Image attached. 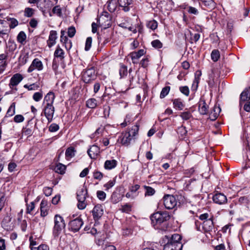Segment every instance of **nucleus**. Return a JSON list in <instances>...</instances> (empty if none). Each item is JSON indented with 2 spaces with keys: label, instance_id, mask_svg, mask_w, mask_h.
<instances>
[{
  "label": "nucleus",
  "instance_id": "29",
  "mask_svg": "<svg viewBox=\"0 0 250 250\" xmlns=\"http://www.w3.org/2000/svg\"><path fill=\"white\" fill-rule=\"evenodd\" d=\"M173 104L174 105V107L178 109L179 110H182L184 107V105L183 104L182 100L180 99H175L173 101Z\"/></svg>",
  "mask_w": 250,
  "mask_h": 250
},
{
  "label": "nucleus",
  "instance_id": "13",
  "mask_svg": "<svg viewBox=\"0 0 250 250\" xmlns=\"http://www.w3.org/2000/svg\"><path fill=\"white\" fill-rule=\"evenodd\" d=\"M118 3L125 12H128L133 7L132 0H118Z\"/></svg>",
  "mask_w": 250,
  "mask_h": 250
},
{
  "label": "nucleus",
  "instance_id": "27",
  "mask_svg": "<svg viewBox=\"0 0 250 250\" xmlns=\"http://www.w3.org/2000/svg\"><path fill=\"white\" fill-rule=\"evenodd\" d=\"M118 0H109L106 3L107 8L109 12H114L117 7Z\"/></svg>",
  "mask_w": 250,
  "mask_h": 250
},
{
  "label": "nucleus",
  "instance_id": "23",
  "mask_svg": "<svg viewBox=\"0 0 250 250\" xmlns=\"http://www.w3.org/2000/svg\"><path fill=\"white\" fill-rule=\"evenodd\" d=\"M201 75V72L200 71H196L195 73V78L191 87V90L195 91L197 89Z\"/></svg>",
  "mask_w": 250,
  "mask_h": 250
},
{
  "label": "nucleus",
  "instance_id": "3",
  "mask_svg": "<svg viewBox=\"0 0 250 250\" xmlns=\"http://www.w3.org/2000/svg\"><path fill=\"white\" fill-rule=\"evenodd\" d=\"M150 219L152 224L155 226L168 220L170 215L167 211H159L153 214Z\"/></svg>",
  "mask_w": 250,
  "mask_h": 250
},
{
  "label": "nucleus",
  "instance_id": "37",
  "mask_svg": "<svg viewBox=\"0 0 250 250\" xmlns=\"http://www.w3.org/2000/svg\"><path fill=\"white\" fill-rule=\"evenodd\" d=\"M170 87L169 86H166L162 88L160 93V98L161 99L164 98L169 92Z\"/></svg>",
  "mask_w": 250,
  "mask_h": 250
},
{
  "label": "nucleus",
  "instance_id": "49",
  "mask_svg": "<svg viewBox=\"0 0 250 250\" xmlns=\"http://www.w3.org/2000/svg\"><path fill=\"white\" fill-rule=\"evenodd\" d=\"M52 12L54 14H56L59 17H61L62 13V9L59 5H57L55 6L52 9Z\"/></svg>",
  "mask_w": 250,
  "mask_h": 250
},
{
  "label": "nucleus",
  "instance_id": "15",
  "mask_svg": "<svg viewBox=\"0 0 250 250\" xmlns=\"http://www.w3.org/2000/svg\"><path fill=\"white\" fill-rule=\"evenodd\" d=\"M104 210L101 205H96L92 210V214L94 219L98 220L103 215Z\"/></svg>",
  "mask_w": 250,
  "mask_h": 250
},
{
  "label": "nucleus",
  "instance_id": "40",
  "mask_svg": "<svg viewBox=\"0 0 250 250\" xmlns=\"http://www.w3.org/2000/svg\"><path fill=\"white\" fill-rule=\"evenodd\" d=\"M146 26L148 28L151 29L152 30H154L157 28L158 23L155 20L150 21L147 23Z\"/></svg>",
  "mask_w": 250,
  "mask_h": 250
},
{
  "label": "nucleus",
  "instance_id": "45",
  "mask_svg": "<svg viewBox=\"0 0 250 250\" xmlns=\"http://www.w3.org/2000/svg\"><path fill=\"white\" fill-rule=\"evenodd\" d=\"M152 46L157 49L162 47L163 44L159 40H155L151 42Z\"/></svg>",
  "mask_w": 250,
  "mask_h": 250
},
{
  "label": "nucleus",
  "instance_id": "6",
  "mask_svg": "<svg viewBox=\"0 0 250 250\" xmlns=\"http://www.w3.org/2000/svg\"><path fill=\"white\" fill-rule=\"evenodd\" d=\"M54 224L53 233L54 235H57L62 229L64 228L65 223L62 216L56 215L54 217Z\"/></svg>",
  "mask_w": 250,
  "mask_h": 250
},
{
  "label": "nucleus",
  "instance_id": "31",
  "mask_svg": "<svg viewBox=\"0 0 250 250\" xmlns=\"http://www.w3.org/2000/svg\"><path fill=\"white\" fill-rule=\"evenodd\" d=\"M65 169V166L61 163L58 164L55 167V171L61 174L64 173Z\"/></svg>",
  "mask_w": 250,
  "mask_h": 250
},
{
  "label": "nucleus",
  "instance_id": "60",
  "mask_svg": "<svg viewBox=\"0 0 250 250\" xmlns=\"http://www.w3.org/2000/svg\"><path fill=\"white\" fill-rule=\"evenodd\" d=\"M59 129V126L56 124H52L49 127V130L51 132L58 131Z\"/></svg>",
  "mask_w": 250,
  "mask_h": 250
},
{
  "label": "nucleus",
  "instance_id": "35",
  "mask_svg": "<svg viewBox=\"0 0 250 250\" xmlns=\"http://www.w3.org/2000/svg\"><path fill=\"white\" fill-rule=\"evenodd\" d=\"M220 52L219 51V50H216V49H214V50H212V51L211 53V58L213 62H217L220 58Z\"/></svg>",
  "mask_w": 250,
  "mask_h": 250
},
{
  "label": "nucleus",
  "instance_id": "18",
  "mask_svg": "<svg viewBox=\"0 0 250 250\" xmlns=\"http://www.w3.org/2000/svg\"><path fill=\"white\" fill-rule=\"evenodd\" d=\"M146 51L144 49H140L137 52H133L130 53L132 63L134 64L137 63L138 60L141 57L143 56Z\"/></svg>",
  "mask_w": 250,
  "mask_h": 250
},
{
  "label": "nucleus",
  "instance_id": "22",
  "mask_svg": "<svg viewBox=\"0 0 250 250\" xmlns=\"http://www.w3.org/2000/svg\"><path fill=\"white\" fill-rule=\"evenodd\" d=\"M12 218L9 216H6L2 221V227L6 230H10L12 228V223H11Z\"/></svg>",
  "mask_w": 250,
  "mask_h": 250
},
{
  "label": "nucleus",
  "instance_id": "32",
  "mask_svg": "<svg viewBox=\"0 0 250 250\" xmlns=\"http://www.w3.org/2000/svg\"><path fill=\"white\" fill-rule=\"evenodd\" d=\"M15 106L16 104L15 103H13L10 107H9L6 114V117H11L13 115H14L15 113Z\"/></svg>",
  "mask_w": 250,
  "mask_h": 250
},
{
  "label": "nucleus",
  "instance_id": "47",
  "mask_svg": "<svg viewBox=\"0 0 250 250\" xmlns=\"http://www.w3.org/2000/svg\"><path fill=\"white\" fill-rule=\"evenodd\" d=\"M115 183H116L115 179H113L112 180L109 181L108 182L105 184L104 185V187L105 188V190H108L109 189H110V188L113 187L115 185Z\"/></svg>",
  "mask_w": 250,
  "mask_h": 250
},
{
  "label": "nucleus",
  "instance_id": "16",
  "mask_svg": "<svg viewBox=\"0 0 250 250\" xmlns=\"http://www.w3.org/2000/svg\"><path fill=\"white\" fill-rule=\"evenodd\" d=\"M55 98V94L52 91L49 92L44 97L42 105L43 106L53 105Z\"/></svg>",
  "mask_w": 250,
  "mask_h": 250
},
{
  "label": "nucleus",
  "instance_id": "55",
  "mask_svg": "<svg viewBox=\"0 0 250 250\" xmlns=\"http://www.w3.org/2000/svg\"><path fill=\"white\" fill-rule=\"evenodd\" d=\"M249 199L246 196L240 197L238 199V203L240 205H247Z\"/></svg>",
  "mask_w": 250,
  "mask_h": 250
},
{
  "label": "nucleus",
  "instance_id": "20",
  "mask_svg": "<svg viewBox=\"0 0 250 250\" xmlns=\"http://www.w3.org/2000/svg\"><path fill=\"white\" fill-rule=\"evenodd\" d=\"M57 38V31L55 30H51L50 32L48 40L47 42V45L49 48H51L56 44V41Z\"/></svg>",
  "mask_w": 250,
  "mask_h": 250
},
{
  "label": "nucleus",
  "instance_id": "12",
  "mask_svg": "<svg viewBox=\"0 0 250 250\" xmlns=\"http://www.w3.org/2000/svg\"><path fill=\"white\" fill-rule=\"evenodd\" d=\"M43 69V64L42 62L38 58L33 60L31 65L29 67L27 71L29 73L32 72L35 69L41 71Z\"/></svg>",
  "mask_w": 250,
  "mask_h": 250
},
{
  "label": "nucleus",
  "instance_id": "28",
  "mask_svg": "<svg viewBox=\"0 0 250 250\" xmlns=\"http://www.w3.org/2000/svg\"><path fill=\"white\" fill-rule=\"evenodd\" d=\"M64 52L63 50L59 45H58L54 53V57L56 58H59L61 60H62L64 58Z\"/></svg>",
  "mask_w": 250,
  "mask_h": 250
},
{
  "label": "nucleus",
  "instance_id": "21",
  "mask_svg": "<svg viewBox=\"0 0 250 250\" xmlns=\"http://www.w3.org/2000/svg\"><path fill=\"white\" fill-rule=\"evenodd\" d=\"M198 110L200 114H207L208 112V106L204 100L201 99L199 102Z\"/></svg>",
  "mask_w": 250,
  "mask_h": 250
},
{
  "label": "nucleus",
  "instance_id": "24",
  "mask_svg": "<svg viewBox=\"0 0 250 250\" xmlns=\"http://www.w3.org/2000/svg\"><path fill=\"white\" fill-rule=\"evenodd\" d=\"M203 228L206 231L211 230L213 228V216H210L208 220L203 222Z\"/></svg>",
  "mask_w": 250,
  "mask_h": 250
},
{
  "label": "nucleus",
  "instance_id": "42",
  "mask_svg": "<svg viewBox=\"0 0 250 250\" xmlns=\"http://www.w3.org/2000/svg\"><path fill=\"white\" fill-rule=\"evenodd\" d=\"M29 56L28 53L21 55L19 58L20 62L22 64H25L28 61Z\"/></svg>",
  "mask_w": 250,
  "mask_h": 250
},
{
  "label": "nucleus",
  "instance_id": "58",
  "mask_svg": "<svg viewBox=\"0 0 250 250\" xmlns=\"http://www.w3.org/2000/svg\"><path fill=\"white\" fill-rule=\"evenodd\" d=\"M65 32L64 30H61V37H60V42L63 43L65 42H67L68 40V38L65 35Z\"/></svg>",
  "mask_w": 250,
  "mask_h": 250
},
{
  "label": "nucleus",
  "instance_id": "54",
  "mask_svg": "<svg viewBox=\"0 0 250 250\" xmlns=\"http://www.w3.org/2000/svg\"><path fill=\"white\" fill-rule=\"evenodd\" d=\"M97 196L99 199L104 201L106 198V193L103 191L98 190L97 192Z\"/></svg>",
  "mask_w": 250,
  "mask_h": 250
},
{
  "label": "nucleus",
  "instance_id": "8",
  "mask_svg": "<svg viewBox=\"0 0 250 250\" xmlns=\"http://www.w3.org/2000/svg\"><path fill=\"white\" fill-rule=\"evenodd\" d=\"M96 78V74L93 67L86 69L83 73V79L85 83H89Z\"/></svg>",
  "mask_w": 250,
  "mask_h": 250
},
{
  "label": "nucleus",
  "instance_id": "19",
  "mask_svg": "<svg viewBox=\"0 0 250 250\" xmlns=\"http://www.w3.org/2000/svg\"><path fill=\"white\" fill-rule=\"evenodd\" d=\"M100 148L96 145H93L87 150V153L91 159H95L100 154Z\"/></svg>",
  "mask_w": 250,
  "mask_h": 250
},
{
  "label": "nucleus",
  "instance_id": "41",
  "mask_svg": "<svg viewBox=\"0 0 250 250\" xmlns=\"http://www.w3.org/2000/svg\"><path fill=\"white\" fill-rule=\"evenodd\" d=\"M111 201L114 204H116L121 200L120 195L117 192H113L111 197Z\"/></svg>",
  "mask_w": 250,
  "mask_h": 250
},
{
  "label": "nucleus",
  "instance_id": "26",
  "mask_svg": "<svg viewBox=\"0 0 250 250\" xmlns=\"http://www.w3.org/2000/svg\"><path fill=\"white\" fill-rule=\"evenodd\" d=\"M117 165V161L115 160H108L105 161L104 167L106 169L110 170L115 168Z\"/></svg>",
  "mask_w": 250,
  "mask_h": 250
},
{
  "label": "nucleus",
  "instance_id": "56",
  "mask_svg": "<svg viewBox=\"0 0 250 250\" xmlns=\"http://www.w3.org/2000/svg\"><path fill=\"white\" fill-rule=\"evenodd\" d=\"M24 87L28 89L29 90H33L37 89L39 86L36 83H33L30 85L25 84Z\"/></svg>",
  "mask_w": 250,
  "mask_h": 250
},
{
  "label": "nucleus",
  "instance_id": "38",
  "mask_svg": "<svg viewBox=\"0 0 250 250\" xmlns=\"http://www.w3.org/2000/svg\"><path fill=\"white\" fill-rule=\"evenodd\" d=\"M75 155V150L72 147L68 148L65 151V157L67 159L71 158Z\"/></svg>",
  "mask_w": 250,
  "mask_h": 250
},
{
  "label": "nucleus",
  "instance_id": "34",
  "mask_svg": "<svg viewBox=\"0 0 250 250\" xmlns=\"http://www.w3.org/2000/svg\"><path fill=\"white\" fill-rule=\"evenodd\" d=\"M205 6L209 9H212L215 6V3L213 0H201Z\"/></svg>",
  "mask_w": 250,
  "mask_h": 250
},
{
  "label": "nucleus",
  "instance_id": "17",
  "mask_svg": "<svg viewBox=\"0 0 250 250\" xmlns=\"http://www.w3.org/2000/svg\"><path fill=\"white\" fill-rule=\"evenodd\" d=\"M58 0H44V5H42L41 3L38 4L37 6L40 9L44 12L47 9H50L57 2Z\"/></svg>",
  "mask_w": 250,
  "mask_h": 250
},
{
  "label": "nucleus",
  "instance_id": "4",
  "mask_svg": "<svg viewBox=\"0 0 250 250\" xmlns=\"http://www.w3.org/2000/svg\"><path fill=\"white\" fill-rule=\"evenodd\" d=\"M87 189L83 187L80 188L77 192V198L78 201L77 207L80 209H84L87 205L85 201L87 197Z\"/></svg>",
  "mask_w": 250,
  "mask_h": 250
},
{
  "label": "nucleus",
  "instance_id": "43",
  "mask_svg": "<svg viewBox=\"0 0 250 250\" xmlns=\"http://www.w3.org/2000/svg\"><path fill=\"white\" fill-rule=\"evenodd\" d=\"M31 250H49V247L45 244H42L38 247H31Z\"/></svg>",
  "mask_w": 250,
  "mask_h": 250
},
{
  "label": "nucleus",
  "instance_id": "64",
  "mask_svg": "<svg viewBox=\"0 0 250 250\" xmlns=\"http://www.w3.org/2000/svg\"><path fill=\"white\" fill-rule=\"evenodd\" d=\"M43 192L46 196H49L52 192V188L49 187H45L43 188Z\"/></svg>",
  "mask_w": 250,
  "mask_h": 250
},
{
  "label": "nucleus",
  "instance_id": "63",
  "mask_svg": "<svg viewBox=\"0 0 250 250\" xmlns=\"http://www.w3.org/2000/svg\"><path fill=\"white\" fill-rule=\"evenodd\" d=\"M7 47L9 48L10 51L13 52L16 49L17 45L14 42H9Z\"/></svg>",
  "mask_w": 250,
  "mask_h": 250
},
{
  "label": "nucleus",
  "instance_id": "48",
  "mask_svg": "<svg viewBox=\"0 0 250 250\" xmlns=\"http://www.w3.org/2000/svg\"><path fill=\"white\" fill-rule=\"evenodd\" d=\"M180 116L183 120H188L192 117V115L190 112L186 111L181 113Z\"/></svg>",
  "mask_w": 250,
  "mask_h": 250
},
{
  "label": "nucleus",
  "instance_id": "11",
  "mask_svg": "<svg viewBox=\"0 0 250 250\" xmlns=\"http://www.w3.org/2000/svg\"><path fill=\"white\" fill-rule=\"evenodd\" d=\"M83 225V222L82 219L80 218H77L69 222V226L70 229L74 232H76L80 229Z\"/></svg>",
  "mask_w": 250,
  "mask_h": 250
},
{
  "label": "nucleus",
  "instance_id": "2",
  "mask_svg": "<svg viewBox=\"0 0 250 250\" xmlns=\"http://www.w3.org/2000/svg\"><path fill=\"white\" fill-rule=\"evenodd\" d=\"M139 131V125H135L129 129L128 131L123 132L119 137L118 142L123 146H128L131 141L135 139V137L138 134Z\"/></svg>",
  "mask_w": 250,
  "mask_h": 250
},
{
  "label": "nucleus",
  "instance_id": "59",
  "mask_svg": "<svg viewBox=\"0 0 250 250\" xmlns=\"http://www.w3.org/2000/svg\"><path fill=\"white\" fill-rule=\"evenodd\" d=\"M93 177L95 179L101 180L103 177V174L100 171H96L93 172Z\"/></svg>",
  "mask_w": 250,
  "mask_h": 250
},
{
  "label": "nucleus",
  "instance_id": "39",
  "mask_svg": "<svg viewBox=\"0 0 250 250\" xmlns=\"http://www.w3.org/2000/svg\"><path fill=\"white\" fill-rule=\"evenodd\" d=\"M144 188L146 189L145 196H152L154 195L155 193V190L152 188L144 186Z\"/></svg>",
  "mask_w": 250,
  "mask_h": 250
},
{
  "label": "nucleus",
  "instance_id": "7",
  "mask_svg": "<svg viewBox=\"0 0 250 250\" xmlns=\"http://www.w3.org/2000/svg\"><path fill=\"white\" fill-rule=\"evenodd\" d=\"M163 203L166 208L170 209L176 206L177 202L174 196L167 194L163 197Z\"/></svg>",
  "mask_w": 250,
  "mask_h": 250
},
{
  "label": "nucleus",
  "instance_id": "14",
  "mask_svg": "<svg viewBox=\"0 0 250 250\" xmlns=\"http://www.w3.org/2000/svg\"><path fill=\"white\" fill-rule=\"evenodd\" d=\"M214 203L218 205L225 204L227 202V197L222 193H216L212 197Z\"/></svg>",
  "mask_w": 250,
  "mask_h": 250
},
{
  "label": "nucleus",
  "instance_id": "62",
  "mask_svg": "<svg viewBox=\"0 0 250 250\" xmlns=\"http://www.w3.org/2000/svg\"><path fill=\"white\" fill-rule=\"evenodd\" d=\"M35 208V204L34 202H31L30 204L27 205L26 213H31V211Z\"/></svg>",
  "mask_w": 250,
  "mask_h": 250
},
{
  "label": "nucleus",
  "instance_id": "30",
  "mask_svg": "<svg viewBox=\"0 0 250 250\" xmlns=\"http://www.w3.org/2000/svg\"><path fill=\"white\" fill-rule=\"evenodd\" d=\"M119 74L121 78H124L127 76V67L126 66L123 64H120V67L119 69Z\"/></svg>",
  "mask_w": 250,
  "mask_h": 250
},
{
  "label": "nucleus",
  "instance_id": "36",
  "mask_svg": "<svg viewBox=\"0 0 250 250\" xmlns=\"http://www.w3.org/2000/svg\"><path fill=\"white\" fill-rule=\"evenodd\" d=\"M26 39V35L23 31H21L17 36V41L23 44Z\"/></svg>",
  "mask_w": 250,
  "mask_h": 250
},
{
  "label": "nucleus",
  "instance_id": "9",
  "mask_svg": "<svg viewBox=\"0 0 250 250\" xmlns=\"http://www.w3.org/2000/svg\"><path fill=\"white\" fill-rule=\"evenodd\" d=\"M43 113L47 119L48 123H51L55 113V107L53 105L43 106Z\"/></svg>",
  "mask_w": 250,
  "mask_h": 250
},
{
  "label": "nucleus",
  "instance_id": "61",
  "mask_svg": "<svg viewBox=\"0 0 250 250\" xmlns=\"http://www.w3.org/2000/svg\"><path fill=\"white\" fill-rule=\"evenodd\" d=\"M24 118L22 115H17L14 118V121L16 123H21L24 121Z\"/></svg>",
  "mask_w": 250,
  "mask_h": 250
},
{
  "label": "nucleus",
  "instance_id": "25",
  "mask_svg": "<svg viewBox=\"0 0 250 250\" xmlns=\"http://www.w3.org/2000/svg\"><path fill=\"white\" fill-rule=\"evenodd\" d=\"M240 104H242L243 102L250 100V87L246 88L241 94L240 98Z\"/></svg>",
  "mask_w": 250,
  "mask_h": 250
},
{
  "label": "nucleus",
  "instance_id": "52",
  "mask_svg": "<svg viewBox=\"0 0 250 250\" xmlns=\"http://www.w3.org/2000/svg\"><path fill=\"white\" fill-rule=\"evenodd\" d=\"M75 33H76V29L74 26H72L69 27L68 28L67 34H68V36L70 38L73 37L75 36Z\"/></svg>",
  "mask_w": 250,
  "mask_h": 250
},
{
  "label": "nucleus",
  "instance_id": "5",
  "mask_svg": "<svg viewBox=\"0 0 250 250\" xmlns=\"http://www.w3.org/2000/svg\"><path fill=\"white\" fill-rule=\"evenodd\" d=\"M111 19L110 14L107 12L104 11L99 17L98 21L101 26L106 28L111 25Z\"/></svg>",
  "mask_w": 250,
  "mask_h": 250
},
{
  "label": "nucleus",
  "instance_id": "51",
  "mask_svg": "<svg viewBox=\"0 0 250 250\" xmlns=\"http://www.w3.org/2000/svg\"><path fill=\"white\" fill-rule=\"evenodd\" d=\"M34 14V10L32 8L27 7L25 9L24 16L27 17H31Z\"/></svg>",
  "mask_w": 250,
  "mask_h": 250
},
{
  "label": "nucleus",
  "instance_id": "44",
  "mask_svg": "<svg viewBox=\"0 0 250 250\" xmlns=\"http://www.w3.org/2000/svg\"><path fill=\"white\" fill-rule=\"evenodd\" d=\"M149 58L146 56L145 58L143 59L140 62V65L143 68H146L149 64Z\"/></svg>",
  "mask_w": 250,
  "mask_h": 250
},
{
  "label": "nucleus",
  "instance_id": "10",
  "mask_svg": "<svg viewBox=\"0 0 250 250\" xmlns=\"http://www.w3.org/2000/svg\"><path fill=\"white\" fill-rule=\"evenodd\" d=\"M22 79L23 77L21 74L16 73L14 74L10 80L9 86L10 89L17 90V88H14V87L18 85Z\"/></svg>",
  "mask_w": 250,
  "mask_h": 250
},
{
  "label": "nucleus",
  "instance_id": "33",
  "mask_svg": "<svg viewBox=\"0 0 250 250\" xmlns=\"http://www.w3.org/2000/svg\"><path fill=\"white\" fill-rule=\"evenodd\" d=\"M97 105V100L94 98L88 99L86 101V106L90 108H94Z\"/></svg>",
  "mask_w": 250,
  "mask_h": 250
},
{
  "label": "nucleus",
  "instance_id": "1",
  "mask_svg": "<svg viewBox=\"0 0 250 250\" xmlns=\"http://www.w3.org/2000/svg\"><path fill=\"white\" fill-rule=\"evenodd\" d=\"M167 242L164 246V250H182L183 245L181 242V236L174 233L171 236L166 235L164 237Z\"/></svg>",
  "mask_w": 250,
  "mask_h": 250
},
{
  "label": "nucleus",
  "instance_id": "57",
  "mask_svg": "<svg viewBox=\"0 0 250 250\" xmlns=\"http://www.w3.org/2000/svg\"><path fill=\"white\" fill-rule=\"evenodd\" d=\"M180 91L184 95L188 96L189 93V90L188 86H184L179 88Z\"/></svg>",
  "mask_w": 250,
  "mask_h": 250
},
{
  "label": "nucleus",
  "instance_id": "46",
  "mask_svg": "<svg viewBox=\"0 0 250 250\" xmlns=\"http://www.w3.org/2000/svg\"><path fill=\"white\" fill-rule=\"evenodd\" d=\"M43 95L42 92H37L33 95V99L35 102H39L42 98Z\"/></svg>",
  "mask_w": 250,
  "mask_h": 250
},
{
  "label": "nucleus",
  "instance_id": "50",
  "mask_svg": "<svg viewBox=\"0 0 250 250\" xmlns=\"http://www.w3.org/2000/svg\"><path fill=\"white\" fill-rule=\"evenodd\" d=\"M92 41V39L91 37H89L86 39L84 48L85 51H88L90 49L91 46Z\"/></svg>",
  "mask_w": 250,
  "mask_h": 250
},
{
  "label": "nucleus",
  "instance_id": "53",
  "mask_svg": "<svg viewBox=\"0 0 250 250\" xmlns=\"http://www.w3.org/2000/svg\"><path fill=\"white\" fill-rule=\"evenodd\" d=\"M8 20L11 21L9 25L10 28H14L18 25V21L16 19L10 18Z\"/></svg>",
  "mask_w": 250,
  "mask_h": 250
}]
</instances>
